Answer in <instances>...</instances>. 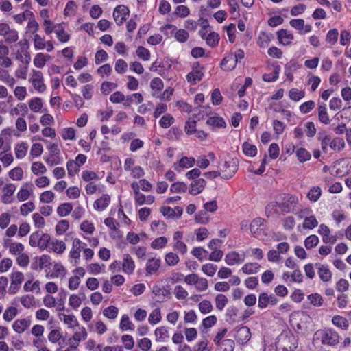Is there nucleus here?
Wrapping results in <instances>:
<instances>
[{"instance_id":"9b49d317","label":"nucleus","mask_w":351,"mask_h":351,"mask_svg":"<svg viewBox=\"0 0 351 351\" xmlns=\"http://www.w3.org/2000/svg\"><path fill=\"white\" fill-rule=\"evenodd\" d=\"M237 65V60H234V54L230 53L227 54L221 62V66L224 71H232Z\"/></svg>"},{"instance_id":"58836bf2","label":"nucleus","mask_w":351,"mask_h":351,"mask_svg":"<svg viewBox=\"0 0 351 351\" xmlns=\"http://www.w3.org/2000/svg\"><path fill=\"white\" fill-rule=\"evenodd\" d=\"M175 121V119L170 114L163 115L159 121V125L162 128H168Z\"/></svg>"},{"instance_id":"5701e85b","label":"nucleus","mask_w":351,"mask_h":351,"mask_svg":"<svg viewBox=\"0 0 351 351\" xmlns=\"http://www.w3.org/2000/svg\"><path fill=\"white\" fill-rule=\"evenodd\" d=\"M261 266L257 263H248L243 265L241 270L245 274H256Z\"/></svg>"},{"instance_id":"393cba45","label":"nucleus","mask_w":351,"mask_h":351,"mask_svg":"<svg viewBox=\"0 0 351 351\" xmlns=\"http://www.w3.org/2000/svg\"><path fill=\"white\" fill-rule=\"evenodd\" d=\"M206 123L218 128H224L226 126L224 119L217 116L209 117L206 121Z\"/></svg>"},{"instance_id":"7c9ffc66","label":"nucleus","mask_w":351,"mask_h":351,"mask_svg":"<svg viewBox=\"0 0 351 351\" xmlns=\"http://www.w3.org/2000/svg\"><path fill=\"white\" fill-rule=\"evenodd\" d=\"M51 237L47 233H40V237L39 239V248L40 250H48L49 245H51Z\"/></svg>"},{"instance_id":"4d7b16f0","label":"nucleus","mask_w":351,"mask_h":351,"mask_svg":"<svg viewBox=\"0 0 351 351\" xmlns=\"http://www.w3.org/2000/svg\"><path fill=\"white\" fill-rule=\"evenodd\" d=\"M311 304L315 306H321L323 304V298L319 293H312L308 296Z\"/></svg>"},{"instance_id":"ea45409f","label":"nucleus","mask_w":351,"mask_h":351,"mask_svg":"<svg viewBox=\"0 0 351 351\" xmlns=\"http://www.w3.org/2000/svg\"><path fill=\"white\" fill-rule=\"evenodd\" d=\"M28 146L25 143H21L20 144H17L15 148V154L17 158H23L26 156L27 152Z\"/></svg>"},{"instance_id":"c03bdc74","label":"nucleus","mask_w":351,"mask_h":351,"mask_svg":"<svg viewBox=\"0 0 351 351\" xmlns=\"http://www.w3.org/2000/svg\"><path fill=\"white\" fill-rule=\"evenodd\" d=\"M305 96V93L303 90H299L297 88H291L289 92V98L295 101H298Z\"/></svg>"},{"instance_id":"c85d7f7f","label":"nucleus","mask_w":351,"mask_h":351,"mask_svg":"<svg viewBox=\"0 0 351 351\" xmlns=\"http://www.w3.org/2000/svg\"><path fill=\"white\" fill-rule=\"evenodd\" d=\"M265 214L267 217H270L274 214L280 215V212L278 208V202H271L265 207Z\"/></svg>"},{"instance_id":"8fccbe9b","label":"nucleus","mask_w":351,"mask_h":351,"mask_svg":"<svg viewBox=\"0 0 351 351\" xmlns=\"http://www.w3.org/2000/svg\"><path fill=\"white\" fill-rule=\"evenodd\" d=\"M29 106L30 109L34 112H39L43 107L42 99L39 97H35L29 101Z\"/></svg>"},{"instance_id":"6e6d98bb","label":"nucleus","mask_w":351,"mask_h":351,"mask_svg":"<svg viewBox=\"0 0 351 351\" xmlns=\"http://www.w3.org/2000/svg\"><path fill=\"white\" fill-rule=\"evenodd\" d=\"M315 103L312 100H309L308 101L302 103L300 106L299 108L302 114H307L310 112L315 108Z\"/></svg>"},{"instance_id":"f3484780","label":"nucleus","mask_w":351,"mask_h":351,"mask_svg":"<svg viewBox=\"0 0 351 351\" xmlns=\"http://www.w3.org/2000/svg\"><path fill=\"white\" fill-rule=\"evenodd\" d=\"M318 140L320 141L322 151L327 153L332 140L331 136L327 134L325 132H319L318 134Z\"/></svg>"},{"instance_id":"423d86ee","label":"nucleus","mask_w":351,"mask_h":351,"mask_svg":"<svg viewBox=\"0 0 351 351\" xmlns=\"http://www.w3.org/2000/svg\"><path fill=\"white\" fill-rule=\"evenodd\" d=\"M152 293L158 297L160 301H163L165 298H170L171 295L168 287L159 286L158 285L153 286Z\"/></svg>"},{"instance_id":"7ed1b4c3","label":"nucleus","mask_w":351,"mask_h":351,"mask_svg":"<svg viewBox=\"0 0 351 351\" xmlns=\"http://www.w3.org/2000/svg\"><path fill=\"white\" fill-rule=\"evenodd\" d=\"M321 341L323 344L335 346L339 342L340 336L332 328H326L320 332Z\"/></svg>"},{"instance_id":"49530a36","label":"nucleus","mask_w":351,"mask_h":351,"mask_svg":"<svg viewBox=\"0 0 351 351\" xmlns=\"http://www.w3.org/2000/svg\"><path fill=\"white\" fill-rule=\"evenodd\" d=\"M206 43L212 47H216L219 40V34L215 32H210L205 38Z\"/></svg>"},{"instance_id":"f8f14e48","label":"nucleus","mask_w":351,"mask_h":351,"mask_svg":"<svg viewBox=\"0 0 351 351\" xmlns=\"http://www.w3.org/2000/svg\"><path fill=\"white\" fill-rule=\"evenodd\" d=\"M135 263L132 258L128 254L123 255L122 269L124 273L131 274L134 272Z\"/></svg>"},{"instance_id":"f257e3e1","label":"nucleus","mask_w":351,"mask_h":351,"mask_svg":"<svg viewBox=\"0 0 351 351\" xmlns=\"http://www.w3.org/2000/svg\"><path fill=\"white\" fill-rule=\"evenodd\" d=\"M276 346L278 351H296L298 340L291 332H282L277 337Z\"/></svg>"},{"instance_id":"0eeeda50","label":"nucleus","mask_w":351,"mask_h":351,"mask_svg":"<svg viewBox=\"0 0 351 351\" xmlns=\"http://www.w3.org/2000/svg\"><path fill=\"white\" fill-rule=\"evenodd\" d=\"M160 212L162 214L168 218H176L179 219L182 214V208L179 206L175 207L173 209L169 206H162L160 208Z\"/></svg>"},{"instance_id":"79ce46f5","label":"nucleus","mask_w":351,"mask_h":351,"mask_svg":"<svg viewBox=\"0 0 351 351\" xmlns=\"http://www.w3.org/2000/svg\"><path fill=\"white\" fill-rule=\"evenodd\" d=\"M265 219L261 217L255 218L251 223L250 229L253 235H256L258 232L259 227L263 225Z\"/></svg>"},{"instance_id":"3c124183","label":"nucleus","mask_w":351,"mask_h":351,"mask_svg":"<svg viewBox=\"0 0 351 351\" xmlns=\"http://www.w3.org/2000/svg\"><path fill=\"white\" fill-rule=\"evenodd\" d=\"M117 84L114 82H104L101 86V91L104 95H108L112 90L117 88Z\"/></svg>"},{"instance_id":"473e14b6","label":"nucleus","mask_w":351,"mask_h":351,"mask_svg":"<svg viewBox=\"0 0 351 351\" xmlns=\"http://www.w3.org/2000/svg\"><path fill=\"white\" fill-rule=\"evenodd\" d=\"M344 140L341 138L336 137L331 140L330 147L335 152H339L345 147Z\"/></svg>"},{"instance_id":"bf43d9fd","label":"nucleus","mask_w":351,"mask_h":351,"mask_svg":"<svg viewBox=\"0 0 351 351\" xmlns=\"http://www.w3.org/2000/svg\"><path fill=\"white\" fill-rule=\"evenodd\" d=\"M199 309L203 314H207L213 311V305L208 300H203L199 304Z\"/></svg>"},{"instance_id":"a19ab883","label":"nucleus","mask_w":351,"mask_h":351,"mask_svg":"<svg viewBox=\"0 0 351 351\" xmlns=\"http://www.w3.org/2000/svg\"><path fill=\"white\" fill-rule=\"evenodd\" d=\"M318 225V221L315 216L306 217L302 227L304 229H313Z\"/></svg>"},{"instance_id":"680f3d73","label":"nucleus","mask_w":351,"mask_h":351,"mask_svg":"<svg viewBox=\"0 0 351 351\" xmlns=\"http://www.w3.org/2000/svg\"><path fill=\"white\" fill-rule=\"evenodd\" d=\"M136 52L138 58H141L143 60L147 61L150 58L149 51L142 46L138 47Z\"/></svg>"},{"instance_id":"4468645a","label":"nucleus","mask_w":351,"mask_h":351,"mask_svg":"<svg viewBox=\"0 0 351 351\" xmlns=\"http://www.w3.org/2000/svg\"><path fill=\"white\" fill-rule=\"evenodd\" d=\"M244 261V257H241L235 251L228 252L225 256V262L228 265H234Z\"/></svg>"},{"instance_id":"5fc2aeb1","label":"nucleus","mask_w":351,"mask_h":351,"mask_svg":"<svg viewBox=\"0 0 351 351\" xmlns=\"http://www.w3.org/2000/svg\"><path fill=\"white\" fill-rule=\"evenodd\" d=\"M165 261L166 263L169 266H174L180 261L179 256L173 252L167 253L165 257Z\"/></svg>"},{"instance_id":"c9c22d12","label":"nucleus","mask_w":351,"mask_h":351,"mask_svg":"<svg viewBox=\"0 0 351 351\" xmlns=\"http://www.w3.org/2000/svg\"><path fill=\"white\" fill-rule=\"evenodd\" d=\"M319 238L315 234H311L306 238L304 240V246L307 250H311L315 246H317L319 243Z\"/></svg>"},{"instance_id":"4c0bfd02","label":"nucleus","mask_w":351,"mask_h":351,"mask_svg":"<svg viewBox=\"0 0 351 351\" xmlns=\"http://www.w3.org/2000/svg\"><path fill=\"white\" fill-rule=\"evenodd\" d=\"M322 195V190L319 186H313L309 191L307 194V197L310 201L315 202H317Z\"/></svg>"},{"instance_id":"0e129e2a","label":"nucleus","mask_w":351,"mask_h":351,"mask_svg":"<svg viewBox=\"0 0 351 351\" xmlns=\"http://www.w3.org/2000/svg\"><path fill=\"white\" fill-rule=\"evenodd\" d=\"M223 349V351H233L234 348V342L232 339H223L219 346H217Z\"/></svg>"},{"instance_id":"a18cd8bd","label":"nucleus","mask_w":351,"mask_h":351,"mask_svg":"<svg viewBox=\"0 0 351 351\" xmlns=\"http://www.w3.org/2000/svg\"><path fill=\"white\" fill-rule=\"evenodd\" d=\"M187 184L182 182H176L171 184L170 191L171 193H182L186 191Z\"/></svg>"},{"instance_id":"a878e982","label":"nucleus","mask_w":351,"mask_h":351,"mask_svg":"<svg viewBox=\"0 0 351 351\" xmlns=\"http://www.w3.org/2000/svg\"><path fill=\"white\" fill-rule=\"evenodd\" d=\"M332 322L335 326L343 330H347L349 327L348 321L340 315H335L332 319Z\"/></svg>"},{"instance_id":"052dcab7","label":"nucleus","mask_w":351,"mask_h":351,"mask_svg":"<svg viewBox=\"0 0 351 351\" xmlns=\"http://www.w3.org/2000/svg\"><path fill=\"white\" fill-rule=\"evenodd\" d=\"M23 175V171L20 167H15L9 172L10 178L14 180H21Z\"/></svg>"},{"instance_id":"39448f33","label":"nucleus","mask_w":351,"mask_h":351,"mask_svg":"<svg viewBox=\"0 0 351 351\" xmlns=\"http://www.w3.org/2000/svg\"><path fill=\"white\" fill-rule=\"evenodd\" d=\"M251 337L250 330L247 326L240 327L235 335L237 341L240 344H245Z\"/></svg>"},{"instance_id":"1a4fd4ad","label":"nucleus","mask_w":351,"mask_h":351,"mask_svg":"<svg viewBox=\"0 0 351 351\" xmlns=\"http://www.w3.org/2000/svg\"><path fill=\"white\" fill-rule=\"evenodd\" d=\"M195 163V160L193 157L183 156L179 160L178 164H174L173 168L176 171L180 172L182 169L192 167Z\"/></svg>"},{"instance_id":"b1692460","label":"nucleus","mask_w":351,"mask_h":351,"mask_svg":"<svg viewBox=\"0 0 351 351\" xmlns=\"http://www.w3.org/2000/svg\"><path fill=\"white\" fill-rule=\"evenodd\" d=\"M154 333L156 341L164 342L169 338L168 330L164 326L157 328Z\"/></svg>"},{"instance_id":"603ef678","label":"nucleus","mask_w":351,"mask_h":351,"mask_svg":"<svg viewBox=\"0 0 351 351\" xmlns=\"http://www.w3.org/2000/svg\"><path fill=\"white\" fill-rule=\"evenodd\" d=\"M118 313L119 309L114 306H108L103 311L104 315L109 319L116 318L118 315Z\"/></svg>"},{"instance_id":"2eb2a0df","label":"nucleus","mask_w":351,"mask_h":351,"mask_svg":"<svg viewBox=\"0 0 351 351\" xmlns=\"http://www.w3.org/2000/svg\"><path fill=\"white\" fill-rule=\"evenodd\" d=\"M278 39L284 45H288L293 40V35L286 29H280L277 32Z\"/></svg>"},{"instance_id":"4be33fe9","label":"nucleus","mask_w":351,"mask_h":351,"mask_svg":"<svg viewBox=\"0 0 351 351\" xmlns=\"http://www.w3.org/2000/svg\"><path fill=\"white\" fill-rule=\"evenodd\" d=\"M119 328L122 331L134 330V325L130 320L128 315H123L121 319Z\"/></svg>"},{"instance_id":"09e8293b","label":"nucleus","mask_w":351,"mask_h":351,"mask_svg":"<svg viewBox=\"0 0 351 351\" xmlns=\"http://www.w3.org/2000/svg\"><path fill=\"white\" fill-rule=\"evenodd\" d=\"M69 223L67 220H60L56 226V232L58 235L63 234L69 228Z\"/></svg>"},{"instance_id":"774afa93","label":"nucleus","mask_w":351,"mask_h":351,"mask_svg":"<svg viewBox=\"0 0 351 351\" xmlns=\"http://www.w3.org/2000/svg\"><path fill=\"white\" fill-rule=\"evenodd\" d=\"M174 294L178 300L185 299L188 296L187 291L180 285H178L175 287Z\"/></svg>"},{"instance_id":"20e7f679","label":"nucleus","mask_w":351,"mask_h":351,"mask_svg":"<svg viewBox=\"0 0 351 351\" xmlns=\"http://www.w3.org/2000/svg\"><path fill=\"white\" fill-rule=\"evenodd\" d=\"M129 13V9L126 6L123 5L117 6L113 12V18L117 25H121L126 21Z\"/></svg>"},{"instance_id":"a211bd4d","label":"nucleus","mask_w":351,"mask_h":351,"mask_svg":"<svg viewBox=\"0 0 351 351\" xmlns=\"http://www.w3.org/2000/svg\"><path fill=\"white\" fill-rule=\"evenodd\" d=\"M160 260L158 258H150L146 264V272L149 274H155L159 269L160 265Z\"/></svg>"},{"instance_id":"9d476101","label":"nucleus","mask_w":351,"mask_h":351,"mask_svg":"<svg viewBox=\"0 0 351 351\" xmlns=\"http://www.w3.org/2000/svg\"><path fill=\"white\" fill-rule=\"evenodd\" d=\"M206 181L204 178L193 180L190 184L189 193L193 195L199 194L205 188Z\"/></svg>"},{"instance_id":"72a5a7b5","label":"nucleus","mask_w":351,"mask_h":351,"mask_svg":"<svg viewBox=\"0 0 351 351\" xmlns=\"http://www.w3.org/2000/svg\"><path fill=\"white\" fill-rule=\"evenodd\" d=\"M242 149L243 153L250 157L255 156L257 154L256 147L247 142L243 143Z\"/></svg>"},{"instance_id":"c756f323","label":"nucleus","mask_w":351,"mask_h":351,"mask_svg":"<svg viewBox=\"0 0 351 351\" xmlns=\"http://www.w3.org/2000/svg\"><path fill=\"white\" fill-rule=\"evenodd\" d=\"M182 135V130L178 127L171 128L167 133V138L171 141H177Z\"/></svg>"},{"instance_id":"aec40b11","label":"nucleus","mask_w":351,"mask_h":351,"mask_svg":"<svg viewBox=\"0 0 351 351\" xmlns=\"http://www.w3.org/2000/svg\"><path fill=\"white\" fill-rule=\"evenodd\" d=\"M30 321L25 319L16 320L13 325V329L18 333H22L24 332L30 325Z\"/></svg>"},{"instance_id":"e2e57ef3","label":"nucleus","mask_w":351,"mask_h":351,"mask_svg":"<svg viewBox=\"0 0 351 351\" xmlns=\"http://www.w3.org/2000/svg\"><path fill=\"white\" fill-rule=\"evenodd\" d=\"M18 311L15 307L8 308L3 313V319L7 322H10L16 316Z\"/></svg>"},{"instance_id":"338daca9","label":"nucleus","mask_w":351,"mask_h":351,"mask_svg":"<svg viewBox=\"0 0 351 351\" xmlns=\"http://www.w3.org/2000/svg\"><path fill=\"white\" fill-rule=\"evenodd\" d=\"M223 99V97L219 88L213 90L211 94V100L213 105H219Z\"/></svg>"},{"instance_id":"ddd939ff","label":"nucleus","mask_w":351,"mask_h":351,"mask_svg":"<svg viewBox=\"0 0 351 351\" xmlns=\"http://www.w3.org/2000/svg\"><path fill=\"white\" fill-rule=\"evenodd\" d=\"M110 202V197L108 195H103L99 199L95 201L93 204L94 208L97 211L105 210Z\"/></svg>"},{"instance_id":"6ab92c4d","label":"nucleus","mask_w":351,"mask_h":351,"mask_svg":"<svg viewBox=\"0 0 351 351\" xmlns=\"http://www.w3.org/2000/svg\"><path fill=\"white\" fill-rule=\"evenodd\" d=\"M143 100V97L141 93H133L125 97V101L123 103V105L124 107H128L132 103H135L136 104H141Z\"/></svg>"},{"instance_id":"f704fd0d","label":"nucleus","mask_w":351,"mask_h":351,"mask_svg":"<svg viewBox=\"0 0 351 351\" xmlns=\"http://www.w3.org/2000/svg\"><path fill=\"white\" fill-rule=\"evenodd\" d=\"M296 156L298 157V160L300 162H304L306 161H308L311 158L310 152L303 147H300L297 149Z\"/></svg>"},{"instance_id":"864d4df0","label":"nucleus","mask_w":351,"mask_h":351,"mask_svg":"<svg viewBox=\"0 0 351 351\" xmlns=\"http://www.w3.org/2000/svg\"><path fill=\"white\" fill-rule=\"evenodd\" d=\"M167 243V239L165 237H160L155 239L151 243V247L153 249H161L164 247Z\"/></svg>"},{"instance_id":"6e6552de","label":"nucleus","mask_w":351,"mask_h":351,"mask_svg":"<svg viewBox=\"0 0 351 351\" xmlns=\"http://www.w3.org/2000/svg\"><path fill=\"white\" fill-rule=\"evenodd\" d=\"M315 267L317 269V273L320 279L324 282H329L332 278V273L330 271L328 266L320 263H316Z\"/></svg>"},{"instance_id":"f03ea898","label":"nucleus","mask_w":351,"mask_h":351,"mask_svg":"<svg viewBox=\"0 0 351 351\" xmlns=\"http://www.w3.org/2000/svg\"><path fill=\"white\" fill-rule=\"evenodd\" d=\"M219 171H221V176L223 179L232 178L237 171V163L236 160L230 159L225 160L218 166Z\"/></svg>"},{"instance_id":"13d9d810","label":"nucleus","mask_w":351,"mask_h":351,"mask_svg":"<svg viewBox=\"0 0 351 351\" xmlns=\"http://www.w3.org/2000/svg\"><path fill=\"white\" fill-rule=\"evenodd\" d=\"M217 266L212 263H206L202 265V271L208 276H213L216 272Z\"/></svg>"},{"instance_id":"412c9836","label":"nucleus","mask_w":351,"mask_h":351,"mask_svg":"<svg viewBox=\"0 0 351 351\" xmlns=\"http://www.w3.org/2000/svg\"><path fill=\"white\" fill-rule=\"evenodd\" d=\"M204 73L201 70L192 71L186 75L187 81L191 84H196L197 82L202 80Z\"/></svg>"},{"instance_id":"de8ad7c7","label":"nucleus","mask_w":351,"mask_h":351,"mask_svg":"<svg viewBox=\"0 0 351 351\" xmlns=\"http://www.w3.org/2000/svg\"><path fill=\"white\" fill-rule=\"evenodd\" d=\"M161 320L160 310L159 308H155L149 314L148 321L152 324H156Z\"/></svg>"},{"instance_id":"bb28decb","label":"nucleus","mask_w":351,"mask_h":351,"mask_svg":"<svg viewBox=\"0 0 351 351\" xmlns=\"http://www.w3.org/2000/svg\"><path fill=\"white\" fill-rule=\"evenodd\" d=\"M215 301L216 308L219 311H222L228 304V299L225 295L219 293L216 295Z\"/></svg>"},{"instance_id":"cd10ccee","label":"nucleus","mask_w":351,"mask_h":351,"mask_svg":"<svg viewBox=\"0 0 351 351\" xmlns=\"http://www.w3.org/2000/svg\"><path fill=\"white\" fill-rule=\"evenodd\" d=\"M65 249L66 245L63 241L56 240L55 241H52L51 243V245H49V247L47 250L49 252L53 250L54 252L62 254L64 252Z\"/></svg>"},{"instance_id":"e433bc0d","label":"nucleus","mask_w":351,"mask_h":351,"mask_svg":"<svg viewBox=\"0 0 351 351\" xmlns=\"http://www.w3.org/2000/svg\"><path fill=\"white\" fill-rule=\"evenodd\" d=\"M270 305L269 295L267 293H261L258 295V306L261 309H265Z\"/></svg>"},{"instance_id":"69168bd1","label":"nucleus","mask_w":351,"mask_h":351,"mask_svg":"<svg viewBox=\"0 0 351 351\" xmlns=\"http://www.w3.org/2000/svg\"><path fill=\"white\" fill-rule=\"evenodd\" d=\"M189 33L186 30L180 29L176 32L175 33V38L180 43H184L189 38Z\"/></svg>"},{"instance_id":"dca6fc26","label":"nucleus","mask_w":351,"mask_h":351,"mask_svg":"<svg viewBox=\"0 0 351 351\" xmlns=\"http://www.w3.org/2000/svg\"><path fill=\"white\" fill-rule=\"evenodd\" d=\"M317 111L319 121L324 125L329 124L330 119L327 112L326 105L324 103L319 104L317 108Z\"/></svg>"},{"instance_id":"2f4dec72","label":"nucleus","mask_w":351,"mask_h":351,"mask_svg":"<svg viewBox=\"0 0 351 351\" xmlns=\"http://www.w3.org/2000/svg\"><path fill=\"white\" fill-rule=\"evenodd\" d=\"M73 210V206L71 203H63L57 208V213L60 217H65L69 215Z\"/></svg>"},{"instance_id":"37998d69","label":"nucleus","mask_w":351,"mask_h":351,"mask_svg":"<svg viewBox=\"0 0 351 351\" xmlns=\"http://www.w3.org/2000/svg\"><path fill=\"white\" fill-rule=\"evenodd\" d=\"M339 32L337 29H332L328 32L326 36V41L334 45L338 40Z\"/></svg>"}]
</instances>
